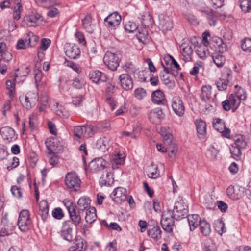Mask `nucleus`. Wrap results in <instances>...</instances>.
<instances>
[{"label":"nucleus","instance_id":"obj_1","mask_svg":"<svg viewBox=\"0 0 251 251\" xmlns=\"http://www.w3.org/2000/svg\"><path fill=\"white\" fill-rule=\"evenodd\" d=\"M174 213L171 210H167L163 212L161 219V224L162 228L167 232H171L174 225Z\"/></svg>","mask_w":251,"mask_h":251},{"label":"nucleus","instance_id":"obj_2","mask_svg":"<svg viewBox=\"0 0 251 251\" xmlns=\"http://www.w3.org/2000/svg\"><path fill=\"white\" fill-rule=\"evenodd\" d=\"M31 220L29 212L27 210H22L19 213L17 225L22 232L28 231L31 226Z\"/></svg>","mask_w":251,"mask_h":251},{"label":"nucleus","instance_id":"obj_3","mask_svg":"<svg viewBox=\"0 0 251 251\" xmlns=\"http://www.w3.org/2000/svg\"><path fill=\"white\" fill-rule=\"evenodd\" d=\"M65 184L72 191H76L80 186L81 181L74 172L67 173L65 176Z\"/></svg>","mask_w":251,"mask_h":251},{"label":"nucleus","instance_id":"obj_4","mask_svg":"<svg viewBox=\"0 0 251 251\" xmlns=\"http://www.w3.org/2000/svg\"><path fill=\"white\" fill-rule=\"evenodd\" d=\"M172 211L174 213V217H176L177 220L187 216L188 210V206L183 201H180L175 202L174 209Z\"/></svg>","mask_w":251,"mask_h":251},{"label":"nucleus","instance_id":"obj_5","mask_svg":"<svg viewBox=\"0 0 251 251\" xmlns=\"http://www.w3.org/2000/svg\"><path fill=\"white\" fill-rule=\"evenodd\" d=\"M112 150H114L113 154H112V161L114 164H112V168L115 169L117 168V165H123L125 161L126 155L121 151L119 145L116 143L113 145Z\"/></svg>","mask_w":251,"mask_h":251},{"label":"nucleus","instance_id":"obj_6","mask_svg":"<svg viewBox=\"0 0 251 251\" xmlns=\"http://www.w3.org/2000/svg\"><path fill=\"white\" fill-rule=\"evenodd\" d=\"M73 226V223L69 220L65 221L62 223L61 236L64 239L69 242H71L73 240V236L72 235Z\"/></svg>","mask_w":251,"mask_h":251},{"label":"nucleus","instance_id":"obj_7","mask_svg":"<svg viewBox=\"0 0 251 251\" xmlns=\"http://www.w3.org/2000/svg\"><path fill=\"white\" fill-rule=\"evenodd\" d=\"M213 126L214 129L220 132L226 138L230 137V130L226 128L224 122L220 118H215L213 120Z\"/></svg>","mask_w":251,"mask_h":251},{"label":"nucleus","instance_id":"obj_8","mask_svg":"<svg viewBox=\"0 0 251 251\" xmlns=\"http://www.w3.org/2000/svg\"><path fill=\"white\" fill-rule=\"evenodd\" d=\"M111 198H112L113 201L115 203L117 204L121 203L126 199V189L121 187L116 188L111 194Z\"/></svg>","mask_w":251,"mask_h":251},{"label":"nucleus","instance_id":"obj_9","mask_svg":"<svg viewBox=\"0 0 251 251\" xmlns=\"http://www.w3.org/2000/svg\"><path fill=\"white\" fill-rule=\"evenodd\" d=\"M158 27L162 32H165L171 30L173 27V23L172 20L166 15L161 14L159 16Z\"/></svg>","mask_w":251,"mask_h":251},{"label":"nucleus","instance_id":"obj_10","mask_svg":"<svg viewBox=\"0 0 251 251\" xmlns=\"http://www.w3.org/2000/svg\"><path fill=\"white\" fill-rule=\"evenodd\" d=\"M245 189L238 186H230L226 190L227 196L233 200H238L244 195Z\"/></svg>","mask_w":251,"mask_h":251},{"label":"nucleus","instance_id":"obj_11","mask_svg":"<svg viewBox=\"0 0 251 251\" xmlns=\"http://www.w3.org/2000/svg\"><path fill=\"white\" fill-rule=\"evenodd\" d=\"M108 164L104 159L101 158H96L90 162L89 167L92 172H96L103 169Z\"/></svg>","mask_w":251,"mask_h":251},{"label":"nucleus","instance_id":"obj_12","mask_svg":"<svg viewBox=\"0 0 251 251\" xmlns=\"http://www.w3.org/2000/svg\"><path fill=\"white\" fill-rule=\"evenodd\" d=\"M172 107L176 115L181 116L184 114L185 108L179 97H175L172 99Z\"/></svg>","mask_w":251,"mask_h":251},{"label":"nucleus","instance_id":"obj_13","mask_svg":"<svg viewBox=\"0 0 251 251\" xmlns=\"http://www.w3.org/2000/svg\"><path fill=\"white\" fill-rule=\"evenodd\" d=\"M164 116L161 108L157 107L150 111L148 117L151 122L153 123H157L164 118Z\"/></svg>","mask_w":251,"mask_h":251},{"label":"nucleus","instance_id":"obj_14","mask_svg":"<svg viewBox=\"0 0 251 251\" xmlns=\"http://www.w3.org/2000/svg\"><path fill=\"white\" fill-rule=\"evenodd\" d=\"M122 87L125 90H131L133 87L132 79L128 74H122L119 76Z\"/></svg>","mask_w":251,"mask_h":251},{"label":"nucleus","instance_id":"obj_15","mask_svg":"<svg viewBox=\"0 0 251 251\" xmlns=\"http://www.w3.org/2000/svg\"><path fill=\"white\" fill-rule=\"evenodd\" d=\"M42 20V16L39 13H32L24 17V22L28 26L35 27L37 25L38 20Z\"/></svg>","mask_w":251,"mask_h":251},{"label":"nucleus","instance_id":"obj_16","mask_svg":"<svg viewBox=\"0 0 251 251\" xmlns=\"http://www.w3.org/2000/svg\"><path fill=\"white\" fill-rule=\"evenodd\" d=\"M90 202L91 200L86 196L80 198L77 203V209L78 210V212L83 213L85 211L88 210V208H91Z\"/></svg>","mask_w":251,"mask_h":251},{"label":"nucleus","instance_id":"obj_17","mask_svg":"<svg viewBox=\"0 0 251 251\" xmlns=\"http://www.w3.org/2000/svg\"><path fill=\"white\" fill-rule=\"evenodd\" d=\"M180 48L181 49L183 55V59L185 62L191 61L192 59L193 49L191 45L182 44Z\"/></svg>","mask_w":251,"mask_h":251},{"label":"nucleus","instance_id":"obj_18","mask_svg":"<svg viewBox=\"0 0 251 251\" xmlns=\"http://www.w3.org/2000/svg\"><path fill=\"white\" fill-rule=\"evenodd\" d=\"M229 76L230 74L229 73L223 74L221 77L219 78L216 81L215 84L219 91H223L226 89L227 86L229 83L228 77H229Z\"/></svg>","mask_w":251,"mask_h":251},{"label":"nucleus","instance_id":"obj_19","mask_svg":"<svg viewBox=\"0 0 251 251\" xmlns=\"http://www.w3.org/2000/svg\"><path fill=\"white\" fill-rule=\"evenodd\" d=\"M89 75L90 80L96 83L105 82L107 80L106 76L99 71H92Z\"/></svg>","mask_w":251,"mask_h":251},{"label":"nucleus","instance_id":"obj_20","mask_svg":"<svg viewBox=\"0 0 251 251\" xmlns=\"http://www.w3.org/2000/svg\"><path fill=\"white\" fill-rule=\"evenodd\" d=\"M195 125L199 138H203L206 133V124L201 119L196 120Z\"/></svg>","mask_w":251,"mask_h":251},{"label":"nucleus","instance_id":"obj_21","mask_svg":"<svg viewBox=\"0 0 251 251\" xmlns=\"http://www.w3.org/2000/svg\"><path fill=\"white\" fill-rule=\"evenodd\" d=\"M1 134L4 139L10 142L16 139L15 131L9 127H3L1 130Z\"/></svg>","mask_w":251,"mask_h":251},{"label":"nucleus","instance_id":"obj_22","mask_svg":"<svg viewBox=\"0 0 251 251\" xmlns=\"http://www.w3.org/2000/svg\"><path fill=\"white\" fill-rule=\"evenodd\" d=\"M38 97L36 92L31 91L28 92L25 97V106L27 109L31 108L33 103H34L37 100Z\"/></svg>","mask_w":251,"mask_h":251},{"label":"nucleus","instance_id":"obj_23","mask_svg":"<svg viewBox=\"0 0 251 251\" xmlns=\"http://www.w3.org/2000/svg\"><path fill=\"white\" fill-rule=\"evenodd\" d=\"M187 217L190 230L194 231L196 228L199 226L200 222L202 220H201L199 216L197 214H192L187 215Z\"/></svg>","mask_w":251,"mask_h":251},{"label":"nucleus","instance_id":"obj_24","mask_svg":"<svg viewBox=\"0 0 251 251\" xmlns=\"http://www.w3.org/2000/svg\"><path fill=\"white\" fill-rule=\"evenodd\" d=\"M211 98V87L210 85H204L201 87L200 99L203 102H206Z\"/></svg>","mask_w":251,"mask_h":251},{"label":"nucleus","instance_id":"obj_25","mask_svg":"<svg viewBox=\"0 0 251 251\" xmlns=\"http://www.w3.org/2000/svg\"><path fill=\"white\" fill-rule=\"evenodd\" d=\"M92 18L90 14H87L82 20L83 28L90 33L94 31L95 27V25L92 24Z\"/></svg>","mask_w":251,"mask_h":251},{"label":"nucleus","instance_id":"obj_26","mask_svg":"<svg viewBox=\"0 0 251 251\" xmlns=\"http://www.w3.org/2000/svg\"><path fill=\"white\" fill-rule=\"evenodd\" d=\"M136 36L139 42L145 44L148 36V32L146 27H140L136 30Z\"/></svg>","mask_w":251,"mask_h":251},{"label":"nucleus","instance_id":"obj_27","mask_svg":"<svg viewBox=\"0 0 251 251\" xmlns=\"http://www.w3.org/2000/svg\"><path fill=\"white\" fill-rule=\"evenodd\" d=\"M147 172L148 176L152 179H156L160 175L157 166L153 163L148 167Z\"/></svg>","mask_w":251,"mask_h":251},{"label":"nucleus","instance_id":"obj_28","mask_svg":"<svg viewBox=\"0 0 251 251\" xmlns=\"http://www.w3.org/2000/svg\"><path fill=\"white\" fill-rule=\"evenodd\" d=\"M122 55L119 51H116L114 53L111 52V70L115 71L117 68L119 66V63L121 61Z\"/></svg>","mask_w":251,"mask_h":251},{"label":"nucleus","instance_id":"obj_29","mask_svg":"<svg viewBox=\"0 0 251 251\" xmlns=\"http://www.w3.org/2000/svg\"><path fill=\"white\" fill-rule=\"evenodd\" d=\"M66 55L71 59H75L80 55V50L75 45L70 46L66 50Z\"/></svg>","mask_w":251,"mask_h":251},{"label":"nucleus","instance_id":"obj_30","mask_svg":"<svg viewBox=\"0 0 251 251\" xmlns=\"http://www.w3.org/2000/svg\"><path fill=\"white\" fill-rule=\"evenodd\" d=\"M151 98L152 102L157 104L163 103L165 100L164 95L160 90L153 92L151 95Z\"/></svg>","mask_w":251,"mask_h":251},{"label":"nucleus","instance_id":"obj_31","mask_svg":"<svg viewBox=\"0 0 251 251\" xmlns=\"http://www.w3.org/2000/svg\"><path fill=\"white\" fill-rule=\"evenodd\" d=\"M83 213L78 212V210L75 208L69 213L70 217L71 219L72 223H74L75 226H78L81 222V214Z\"/></svg>","mask_w":251,"mask_h":251},{"label":"nucleus","instance_id":"obj_32","mask_svg":"<svg viewBox=\"0 0 251 251\" xmlns=\"http://www.w3.org/2000/svg\"><path fill=\"white\" fill-rule=\"evenodd\" d=\"M97 218L96 210L94 207L88 208L86 211L85 219L87 223L91 224L94 222Z\"/></svg>","mask_w":251,"mask_h":251},{"label":"nucleus","instance_id":"obj_33","mask_svg":"<svg viewBox=\"0 0 251 251\" xmlns=\"http://www.w3.org/2000/svg\"><path fill=\"white\" fill-rule=\"evenodd\" d=\"M97 130V127L93 125L83 126V137L89 138L94 135Z\"/></svg>","mask_w":251,"mask_h":251},{"label":"nucleus","instance_id":"obj_34","mask_svg":"<svg viewBox=\"0 0 251 251\" xmlns=\"http://www.w3.org/2000/svg\"><path fill=\"white\" fill-rule=\"evenodd\" d=\"M202 15L206 17L209 20V24L211 25H215L216 24V17L214 13L211 9L201 10Z\"/></svg>","mask_w":251,"mask_h":251},{"label":"nucleus","instance_id":"obj_35","mask_svg":"<svg viewBox=\"0 0 251 251\" xmlns=\"http://www.w3.org/2000/svg\"><path fill=\"white\" fill-rule=\"evenodd\" d=\"M200 230L203 236H207L211 232V227L210 224L205 220H202L199 225Z\"/></svg>","mask_w":251,"mask_h":251},{"label":"nucleus","instance_id":"obj_36","mask_svg":"<svg viewBox=\"0 0 251 251\" xmlns=\"http://www.w3.org/2000/svg\"><path fill=\"white\" fill-rule=\"evenodd\" d=\"M148 235L154 239H160L161 237V231L159 226L152 227L148 230Z\"/></svg>","mask_w":251,"mask_h":251},{"label":"nucleus","instance_id":"obj_37","mask_svg":"<svg viewBox=\"0 0 251 251\" xmlns=\"http://www.w3.org/2000/svg\"><path fill=\"white\" fill-rule=\"evenodd\" d=\"M14 3L16 6L14 7L13 12V18L16 20H18L21 17V13L23 10L21 0H14Z\"/></svg>","mask_w":251,"mask_h":251},{"label":"nucleus","instance_id":"obj_38","mask_svg":"<svg viewBox=\"0 0 251 251\" xmlns=\"http://www.w3.org/2000/svg\"><path fill=\"white\" fill-rule=\"evenodd\" d=\"M121 21V16L118 12L111 13V26L115 27L120 25Z\"/></svg>","mask_w":251,"mask_h":251},{"label":"nucleus","instance_id":"obj_39","mask_svg":"<svg viewBox=\"0 0 251 251\" xmlns=\"http://www.w3.org/2000/svg\"><path fill=\"white\" fill-rule=\"evenodd\" d=\"M213 60L214 63L218 67H221L225 62V58L220 54H215L212 56Z\"/></svg>","mask_w":251,"mask_h":251},{"label":"nucleus","instance_id":"obj_40","mask_svg":"<svg viewBox=\"0 0 251 251\" xmlns=\"http://www.w3.org/2000/svg\"><path fill=\"white\" fill-rule=\"evenodd\" d=\"M228 100H230V102L232 106L233 112H234L239 106L241 100L237 99V97L233 94L230 95Z\"/></svg>","mask_w":251,"mask_h":251},{"label":"nucleus","instance_id":"obj_41","mask_svg":"<svg viewBox=\"0 0 251 251\" xmlns=\"http://www.w3.org/2000/svg\"><path fill=\"white\" fill-rule=\"evenodd\" d=\"M57 109L55 110L56 114L64 118H67L69 116V112L65 110V109L58 103H56Z\"/></svg>","mask_w":251,"mask_h":251},{"label":"nucleus","instance_id":"obj_42","mask_svg":"<svg viewBox=\"0 0 251 251\" xmlns=\"http://www.w3.org/2000/svg\"><path fill=\"white\" fill-rule=\"evenodd\" d=\"M142 23L144 27H146L152 25L153 20L151 16L149 14L147 13L142 17Z\"/></svg>","mask_w":251,"mask_h":251},{"label":"nucleus","instance_id":"obj_43","mask_svg":"<svg viewBox=\"0 0 251 251\" xmlns=\"http://www.w3.org/2000/svg\"><path fill=\"white\" fill-rule=\"evenodd\" d=\"M39 39V38L37 36L32 34L31 35H27L25 37V40L26 42H28V46L33 47L36 45V43L38 41Z\"/></svg>","mask_w":251,"mask_h":251},{"label":"nucleus","instance_id":"obj_44","mask_svg":"<svg viewBox=\"0 0 251 251\" xmlns=\"http://www.w3.org/2000/svg\"><path fill=\"white\" fill-rule=\"evenodd\" d=\"M86 248L82 241H79L74 246L71 247L69 249V251H85Z\"/></svg>","mask_w":251,"mask_h":251},{"label":"nucleus","instance_id":"obj_45","mask_svg":"<svg viewBox=\"0 0 251 251\" xmlns=\"http://www.w3.org/2000/svg\"><path fill=\"white\" fill-rule=\"evenodd\" d=\"M138 28L136 23L132 21H128L125 25V30L129 33L136 32Z\"/></svg>","mask_w":251,"mask_h":251},{"label":"nucleus","instance_id":"obj_46","mask_svg":"<svg viewBox=\"0 0 251 251\" xmlns=\"http://www.w3.org/2000/svg\"><path fill=\"white\" fill-rule=\"evenodd\" d=\"M156 148L158 151L161 152H166L167 151H169L173 154H175L177 151V147L176 145L173 146V149H171L168 147H165L162 144H157Z\"/></svg>","mask_w":251,"mask_h":251},{"label":"nucleus","instance_id":"obj_47","mask_svg":"<svg viewBox=\"0 0 251 251\" xmlns=\"http://www.w3.org/2000/svg\"><path fill=\"white\" fill-rule=\"evenodd\" d=\"M235 88L237 89V91L236 94L234 95L237 97V98L241 100H245L247 97L245 90L237 85L235 86Z\"/></svg>","mask_w":251,"mask_h":251},{"label":"nucleus","instance_id":"obj_48","mask_svg":"<svg viewBox=\"0 0 251 251\" xmlns=\"http://www.w3.org/2000/svg\"><path fill=\"white\" fill-rule=\"evenodd\" d=\"M240 7L242 11L249 12L251 8V1L250 0H240Z\"/></svg>","mask_w":251,"mask_h":251},{"label":"nucleus","instance_id":"obj_49","mask_svg":"<svg viewBox=\"0 0 251 251\" xmlns=\"http://www.w3.org/2000/svg\"><path fill=\"white\" fill-rule=\"evenodd\" d=\"M241 48L247 52L251 51V39L250 38H245L241 43Z\"/></svg>","mask_w":251,"mask_h":251},{"label":"nucleus","instance_id":"obj_50","mask_svg":"<svg viewBox=\"0 0 251 251\" xmlns=\"http://www.w3.org/2000/svg\"><path fill=\"white\" fill-rule=\"evenodd\" d=\"M247 144L242 136H239L235 140L234 146L241 149L245 148Z\"/></svg>","mask_w":251,"mask_h":251},{"label":"nucleus","instance_id":"obj_51","mask_svg":"<svg viewBox=\"0 0 251 251\" xmlns=\"http://www.w3.org/2000/svg\"><path fill=\"white\" fill-rule=\"evenodd\" d=\"M241 149L239 148L232 146V148L230 149V151L234 159L236 160L240 159L241 155Z\"/></svg>","mask_w":251,"mask_h":251},{"label":"nucleus","instance_id":"obj_52","mask_svg":"<svg viewBox=\"0 0 251 251\" xmlns=\"http://www.w3.org/2000/svg\"><path fill=\"white\" fill-rule=\"evenodd\" d=\"M219 151L213 146H210L207 151V155L212 160H215L218 154Z\"/></svg>","mask_w":251,"mask_h":251},{"label":"nucleus","instance_id":"obj_53","mask_svg":"<svg viewBox=\"0 0 251 251\" xmlns=\"http://www.w3.org/2000/svg\"><path fill=\"white\" fill-rule=\"evenodd\" d=\"M85 81L82 78H75L74 79L72 85L76 89H81L85 85Z\"/></svg>","mask_w":251,"mask_h":251},{"label":"nucleus","instance_id":"obj_54","mask_svg":"<svg viewBox=\"0 0 251 251\" xmlns=\"http://www.w3.org/2000/svg\"><path fill=\"white\" fill-rule=\"evenodd\" d=\"M83 126H76L74 127V136L76 137V140L80 139L83 137Z\"/></svg>","mask_w":251,"mask_h":251},{"label":"nucleus","instance_id":"obj_55","mask_svg":"<svg viewBox=\"0 0 251 251\" xmlns=\"http://www.w3.org/2000/svg\"><path fill=\"white\" fill-rule=\"evenodd\" d=\"M173 140V136L171 134L166 135L163 138V144L171 149H173L174 144H172Z\"/></svg>","mask_w":251,"mask_h":251},{"label":"nucleus","instance_id":"obj_56","mask_svg":"<svg viewBox=\"0 0 251 251\" xmlns=\"http://www.w3.org/2000/svg\"><path fill=\"white\" fill-rule=\"evenodd\" d=\"M146 94V91L142 88H138L134 90V96L138 100H142Z\"/></svg>","mask_w":251,"mask_h":251},{"label":"nucleus","instance_id":"obj_57","mask_svg":"<svg viewBox=\"0 0 251 251\" xmlns=\"http://www.w3.org/2000/svg\"><path fill=\"white\" fill-rule=\"evenodd\" d=\"M57 144V141L51 142V141H50L49 142H47V147L48 150L50 151V155H51L52 154H55L57 150L56 149V145Z\"/></svg>","mask_w":251,"mask_h":251},{"label":"nucleus","instance_id":"obj_58","mask_svg":"<svg viewBox=\"0 0 251 251\" xmlns=\"http://www.w3.org/2000/svg\"><path fill=\"white\" fill-rule=\"evenodd\" d=\"M216 44L219 52L223 53L227 50V46L226 43L223 42L221 38H219L217 40Z\"/></svg>","mask_w":251,"mask_h":251},{"label":"nucleus","instance_id":"obj_59","mask_svg":"<svg viewBox=\"0 0 251 251\" xmlns=\"http://www.w3.org/2000/svg\"><path fill=\"white\" fill-rule=\"evenodd\" d=\"M51 41L49 39L42 38L41 41V46L38 49L42 51H45L50 46Z\"/></svg>","mask_w":251,"mask_h":251},{"label":"nucleus","instance_id":"obj_60","mask_svg":"<svg viewBox=\"0 0 251 251\" xmlns=\"http://www.w3.org/2000/svg\"><path fill=\"white\" fill-rule=\"evenodd\" d=\"M160 77L162 82L166 85H169L172 84L171 80L169 77V75L164 72H161Z\"/></svg>","mask_w":251,"mask_h":251},{"label":"nucleus","instance_id":"obj_61","mask_svg":"<svg viewBox=\"0 0 251 251\" xmlns=\"http://www.w3.org/2000/svg\"><path fill=\"white\" fill-rule=\"evenodd\" d=\"M124 69L129 74H133L136 71L135 67L131 62L126 63L125 64Z\"/></svg>","mask_w":251,"mask_h":251},{"label":"nucleus","instance_id":"obj_62","mask_svg":"<svg viewBox=\"0 0 251 251\" xmlns=\"http://www.w3.org/2000/svg\"><path fill=\"white\" fill-rule=\"evenodd\" d=\"M99 183L101 186L104 185L109 186L110 185L108 172H107L105 175H103L101 176Z\"/></svg>","mask_w":251,"mask_h":251},{"label":"nucleus","instance_id":"obj_63","mask_svg":"<svg viewBox=\"0 0 251 251\" xmlns=\"http://www.w3.org/2000/svg\"><path fill=\"white\" fill-rule=\"evenodd\" d=\"M63 203L66 208H67L68 213L70 212L75 208V205L73 204L72 201L68 199H64L63 201Z\"/></svg>","mask_w":251,"mask_h":251},{"label":"nucleus","instance_id":"obj_64","mask_svg":"<svg viewBox=\"0 0 251 251\" xmlns=\"http://www.w3.org/2000/svg\"><path fill=\"white\" fill-rule=\"evenodd\" d=\"M52 216L57 219H61L64 216V214L60 208H56L52 212Z\"/></svg>","mask_w":251,"mask_h":251}]
</instances>
